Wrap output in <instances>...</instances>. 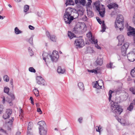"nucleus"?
<instances>
[{"instance_id":"obj_1","label":"nucleus","mask_w":135,"mask_h":135,"mask_svg":"<svg viewBox=\"0 0 135 135\" xmlns=\"http://www.w3.org/2000/svg\"><path fill=\"white\" fill-rule=\"evenodd\" d=\"M42 56L43 59L46 62V64H47V62L49 61V58H51L53 62H56L59 57L58 52L56 51H54L52 53V55H51L49 54L46 52H44Z\"/></svg>"},{"instance_id":"obj_2","label":"nucleus","mask_w":135,"mask_h":135,"mask_svg":"<svg viewBox=\"0 0 135 135\" xmlns=\"http://www.w3.org/2000/svg\"><path fill=\"white\" fill-rule=\"evenodd\" d=\"M74 13L72 8H68L66 9L64 16V20L66 24H70L71 21L74 20V16L73 15Z\"/></svg>"},{"instance_id":"obj_3","label":"nucleus","mask_w":135,"mask_h":135,"mask_svg":"<svg viewBox=\"0 0 135 135\" xmlns=\"http://www.w3.org/2000/svg\"><path fill=\"white\" fill-rule=\"evenodd\" d=\"M118 102H112L111 103V108L112 112L115 114H120L123 111L122 108L117 104Z\"/></svg>"},{"instance_id":"obj_4","label":"nucleus","mask_w":135,"mask_h":135,"mask_svg":"<svg viewBox=\"0 0 135 135\" xmlns=\"http://www.w3.org/2000/svg\"><path fill=\"white\" fill-rule=\"evenodd\" d=\"M39 133L40 135H46L47 130L46 124L44 121H41L38 123Z\"/></svg>"},{"instance_id":"obj_5","label":"nucleus","mask_w":135,"mask_h":135,"mask_svg":"<svg viewBox=\"0 0 135 135\" xmlns=\"http://www.w3.org/2000/svg\"><path fill=\"white\" fill-rule=\"evenodd\" d=\"M86 25L84 24H82L80 23H77L73 29V31L76 33H78L83 32V30L85 28H86Z\"/></svg>"},{"instance_id":"obj_6","label":"nucleus","mask_w":135,"mask_h":135,"mask_svg":"<svg viewBox=\"0 0 135 135\" xmlns=\"http://www.w3.org/2000/svg\"><path fill=\"white\" fill-rule=\"evenodd\" d=\"M116 20L117 21L116 22H115V28H119L120 31H121L123 29V28H120L119 25H120V26L123 25V16L120 15H118L116 18Z\"/></svg>"},{"instance_id":"obj_7","label":"nucleus","mask_w":135,"mask_h":135,"mask_svg":"<svg viewBox=\"0 0 135 135\" xmlns=\"http://www.w3.org/2000/svg\"><path fill=\"white\" fill-rule=\"evenodd\" d=\"M127 57L128 60L130 61H133L135 60V49L128 54Z\"/></svg>"},{"instance_id":"obj_8","label":"nucleus","mask_w":135,"mask_h":135,"mask_svg":"<svg viewBox=\"0 0 135 135\" xmlns=\"http://www.w3.org/2000/svg\"><path fill=\"white\" fill-rule=\"evenodd\" d=\"M127 35L129 36H133V39L135 43V29L131 27H129L128 30Z\"/></svg>"},{"instance_id":"obj_9","label":"nucleus","mask_w":135,"mask_h":135,"mask_svg":"<svg viewBox=\"0 0 135 135\" xmlns=\"http://www.w3.org/2000/svg\"><path fill=\"white\" fill-rule=\"evenodd\" d=\"M75 45L78 47H80L84 46L83 40L81 38H78L75 41Z\"/></svg>"},{"instance_id":"obj_10","label":"nucleus","mask_w":135,"mask_h":135,"mask_svg":"<svg viewBox=\"0 0 135 135\" xmlns=\"http://www.w3.org/2000/svg\"><path fill=\"white\" fill-rule=\"evenodd\" d=\"M103 85V82L102 80H99L96 81L93 87L97 89H101L102 85Z\"/></svg>"},{"instance_id":"obj_11","label":"nucleus","mask_w":135,"mask_h":135,"mask_svg":"<svg viewBox=\"0 0 135 135\" xmlns=\"http://www.w3.org/2000/svg\"><path fill=\"white\" fill-rule=\"evenodd\" d=\"M12 112V110L11 109H7L6 112L3 116V118L6 119L9 118Z\"/></svg>"},{"instance_id":"obj_12","label":"nucleus","mask_w":135,"mask_h":135,"mask_svg":"<svg viewBox=\"0 0 135 135\" xmlns=\"http://www.w3.org/2000/svg\"><path fill=\"white\" fill-rule=\"evenodd\" d=\"M36 83L40 85H45V80L41 76H37L36 77Z\"/></svg>"},{"instance_id":"obj_13","label":"nucleus","mask_w":135,"mask_h":135,"mask_svg":"<svg viewBox=\"0 0 135 135\" xmlns=\"http://www.w3.org/2000/svg\"><path fill=\"white\" fill-rule=\"evenodd\" d=\"M117 38L119 41L118 46H119L121 45L124 40L123 36V35H120L117 36Z\"/></svg>"},{"instance_id":"obj_14","label":"nucleus","mask_w":135,"mask_h":135,"mask_svg":"<svg viewBox=\"0 0 135 135\" xmlns=\"http://www.w3.org/2000/svg\"><path fill=\"white\" fill-rule=\"evenodd\" d=\"M46 34L47 37L50 38L52 41L54 42L56 41V39L55 36L54 35H50L49 32H46Z\"/></svg>"},{"instance_id":"obj_15","label":"nucleus","mask_w":135,"mask_h":135,"mask_svg":"<svg viewBox=\"0 0 135 135\" xmlns=\"http://www.w3.org/2000/svg\"><path fill=\"white\" fill-rule=\"evenodd\" d=\"M98 11L99 12V14L102 17H103L105 12L104 7L102 6V7L100 8V9H99V11Z\"/></svg>"},{"instance_id":"obj_16","label":"nucleus","mask_w":135,"mask_h":135,"mask_svg":"<svg viewBox=\"0 0 135 135\" xmlns=\"http://www.w3.org/2000/svg\"><path fill=\"white\" fill-rule=\"evenodd\" d=\"M128 46L129 45L128 43H124L121 47V51L125 53L126 52V51L128 47Z\"/></svg>"},{"instance_id":"obj_17","label":"nucleus","mask_w":135,"mask_h":135,"mask_svg":"<svg viewBox=\"0 0 135 135\" xmlns=\"http://www.w3.org/2000/svg\"><path fill=\"white\" fill-rule=\"evenodd\" d=\"M57 71L59 73L63 74L65 71V70L64 69H62L61 67H59L57 68Z\"/></svg>"},{"instance_id":"obj_18","label":"nucleus","mask_w":135,"mask_h":135,"mask_svg":"<svg viewBox=\"0 0 135 135\" xmlns=\"http://www.w3.org/2000/svg\"><path fill=\"white\" fill-rule=\"evenodd\" d=\"M96 62L98 65H101L103 63V59L102 58H98L96 61Z\"/></svg>"},{"instance_id":"obj_19","label":"nucleus","mask_w":135,"mask_h":135,"mask_svg":"<svg viewBox=\"0 0 135 135\" xmlns=\"http://www.w3.org/2000/svg\"><path fill=\"white\" fill-rule=\"evenodd\" d=\"M14 32L16 35L22 33V31L20 30L17 27H16L15 28Z\"/></svg>"},{"instance_id":"obj_20","label":"nucleus","mask_w":135,"mask_h":135,"mask_svg":"<svg viewBox=\"0 0 135 135\" xmlns=\"http://www.w3.org/2000/svg\"><path fill=\"white\" fill-rule=\"evenodd\" d=\"M78 86L80 89L83 90L84 89V84L80 82L78 84Z\"/></svg>"},{"instance_id":"obj_21","label":"nucleus","mask_w":135,"mask_h":135,"mask_svg":"<svg viewBox=\"0 0 135 135\" xmlns=\"http://www.w3.org/2000/svg\"><path fill=\"white\" fill-rule=\"evenodd\" d=\"M68 35L70 39L72 38L75 36L74 33L69 31H68Z\"/></svg>"},{"instance_id":"obj_22","label":"nucleus","mask_w":135,"mask_h":135,"mask_svg":"<svg viewBox=\"0 0 135 135\" xmlns=\"http://www.w3.org/2000/svg\"><path fill=\"white\" fill-rule=\"evenodd\" d=\"M94 5L97 11H99L101 8L99 7V2H96L94 3Z\"/></svg>"},{"instance_id":"obj_23","label":"nucleus","mask_w":135,"mask_h":135,"mask_svg":"<svg viewBox=\"0 0 135 135\" xmlns=\"http://www.w3.org/2000/svg\"><path fill=\"white\" fill-rule=\"evenodd\" d=\"M32 128V124L30 122H29L28 124V131L27 132V135H30V132L28 131L29 130H30L31 129V128Z\"/></svg>"},{"instance_id":"obj_24","label":"nucleus","mask_w":135,"mask_h":135,"mask_svg":"<svg viewBox=\"0 0 135 135\" xmlns=\"http://www.w3.org/2000/svg\"><path fill=\"white\" fill-rule=\"evenodd\" d=\"M95 129L96 130V131L97 132H99V134H100L101 132V131L102 127L100 126H97L95 127Z\"/></svg>"},{"instance_id":"obj_25","label":"nucleus","mask_w":135,"mask_h":135,"mask_svg":"<svg viewBox=\"0 0 135 135\" xmlns=\"http://www.w3.org/2000/svg\"><path fill=\"white\" fill-rule=\"evenodd\" d=\"M87 14L88 16L90 17H92L94 15L92 11L89 10H87Z\"/></svg>"},{"instance_id":"obj_26","label":"nucleus","mask_w":135,"mask_h":135,"mask_svg":"<svg viewBox=\"0 0 135 135\" xmlns=\"http://www.w3.org/2000/svg\"><path fill=\"white\" fill-rule=\"evenodd\" d=\"M33 92L36 96L37 97L39 95L38 91L36 88H34V89L33 90Z\"/></svg>"},{"instance_id":"obj_27","label":"nucleus","mask_w":135,"mask_h":135,"mask_svg":"<svg viewBox=\"0 0 135 135\" xmlns=\"http://www.w3.org/2000/svg\"><path fill=\"white\" fill-rule=\"evenodd\" d=\"M133 103H131L129 106L127 108V110L129 111H132L133 108Z\"/></svg>"},{"instance_id":"obj_28","label":"nucleus","mask_w":135,"mask_h":135,"mask_svg":"<svg viewBox=\"0 0 135 135\" xmlns=\"http://www.w3.org/2000/svg\"><path fill=\"white\" fill-rule=\"evenodd\" d=\"M102 30L101 31L102 32L105 31L106 28L105 27V25L104 24V21H103V22L102 23Z\"/></svg>"},{"instance_id":"obj_29","label":"nucleus","mask_w":135,"mask_h":135,"mask_svg":"<svg viewBox=\"0 0 135 135\" xmlns=\"http://www.w3.org/2000/svg\"><path fill=\"white\" fill-rule=\"evenodd\" d=\"M90 41H91L93 43H94L95 44L97 43L98 42L97 40L96 39L92 37L90 38Z\"/></svg>"},{"instance_id":"obj_30","label":"nucleus","mask_w":135,"mask_h":135,"mask_svg":"<svg viewBox=\"0 0 135 135\" xmlns=\"http://www.w3.org/2000/svg\"><path fill=\"white\" fill-rule=\"evenodd\" d=\"M73 3V1L72 0H66V6L68 5H72Z\"/></svg>"},{"instance_id":"obj_31","label":"nucleus","mask_w":135,"mask_h":135,"mask_svg":"<svg viewBox=\"0 0 135 135\" xmlns=\"http://www.w3.org/2000/svg\"><path fill=\"white\" fill-rule=\"evenodd\" d=\"M28 50L30 55L31 56H32L33 55V52L32 51L31 48L30 47H29L28 48Z\"/></svg>"},{"instance_id":"obj_32","label":"nucleus","mask_w":135,"mask_h":135,"mask_svg":"<svg viewBox=\"0 0 135 135\" xmlns=\"http://www.w3.org/2000/svg\"><path fill=\"white\" fill-rule=\"evenodd\" d=\"M131 74L133 77H135V68L132 70L131 72Z\"/></svg>"},{"instance_id":"obj_33","label":"nucleus","mask_w":135,"mask_h":135,"mask_svg":"<svg viewBox=\"0 0 135 135\" xmlns=\"http://www.w3.org/2000/svg\"><path fill=\"white\" fill-rule=\"evenodd\" d=\"M107 68L112 69L114 68V66H113V63H112L110 62V64L107 65Z\"/></svg>"},{"instance_id":"obj_34","label":"nucleus","mask_w":135,"mask_h":135,"mask_svg":"<svg viewBox=\"0 0 135 135\" xmlns=\"http://www.w3.org/2000/svg\"><path fill=\"white\" fill-rule=\"evenodd\" d=\"M3 79L6 82H7L9 81V78L7 75H5L4 76Z\"/></svg>"},{"instance_id":"obj_35","label":"nucleus","mask_w":135,"mask_h":135,"mask_svg":"<svg viewBox=\"0 0 135 135\" xmlns=\"http://www.w3.org/2000/svg\"><path fill=\"white\" fill-rule=\"evenodd\" d=\"M29 71L31 72L35 73L36 72L35 69L33 67H31L29 68Z\"/></svg>"},{"instance_id":"obj_36","label":"nucleus","mask_w":135,"mask_h":135,"mask_svg":"<svg viewBox=\"0 0 135 135\" xmlns=\"http://www.w3.org/2000/svg\"><path fill=\"white\" fill-rule=\"evenodd\" d=\"M29 6L28 5H25V6L24 8V11L25 12H26L29 9Z\"/></svg>"},{"instance_id":"obj_37","label":"nucleus","mask_w":135,"mask_h":135,"mask_svg":"<svg viewBox=\"0 0 135 135\" xmlns=\"http://www.w3.org/2000/svg\"><path fill=\"white\" fill-rule=\"evenodd\" d=\"M88 72L90 73H94L95 74H97L98 73L97 71L95 69H93L92 70H88Z\"/></svg>"},{"instance_id":"obj_38","label":"nucleus","mask_w":135,"mask_h":135,"mask_svg":"<svg viewBox=\"0 0 135 135\" xmlns=\"http://www.w3.org/2000/svg\"><path fill=\"white\" fill-rule=\"evenodd\" d=\"M77 1H78L80 3L82 4L83 5L85 4L86 3V0H77Z\"/></svg>"},{"instance_id":"obj_39","label":"nucleus","mask_w":135,"mask_h":135,"mask_svg":"<svg viewBox=\"0 0 135 135\" xmlns=\"http://www.w3.org/2000/svg\"><path fill=\"white\" fill-rule=\"evenodd\" d=\"M129 90L133 94H135V88L133 87L129 89Z\"/></svg>"},{"instance_id":"obj_40","label":"nucleus","mask_w":135,"mask_h":135,"mask_svg":"<svg viewBox=\"0 0 135 135\" xmlns=\"http://www.w3.org/2000/svg\"><path fill=\"white\" fill-rule=\"evenodd\" d=\"M33 36L34 35H32L29 39V42L31 44H33Z\"/></svg>"},{"instance_id":"obj_41","label":"nucleus","mask_w":135,"mask_h":135,"mask_svg":"<svg viewBox=\"0 0 135 135\" xmlns=\"http://www.w3.org/2000/svg\"><path fill=\"white\" fill-rule=\"evenodd\" d=\"M37 16L40 17H42L44 15L41 12H38L37 13Z\"/></svg>"},{"instance_id":"obj_42","label":"nucleus","mask_w":135,"mask_h":135,"mask_svg":"<svg viewBox=\"0 0 135 135\" xmlns=\"http://www.w3.org/2000/svg\"><path fill=\"white\" fill-rule=\"evenodd\" d=\"M88 2L87 3L86 6L88 7H89L92 2L91 0H87Z\"/></svg>"},{"instance_id":"obj_43","label":"nucleus","mask_w":135,"mask_h":135,"mask_svg":"<svg viewBox=\"0 0 135 135\" xmlns=\"http://www.w3.org/2000/svg\"><path fill=\"white\" fill-rule=\"evenodd\" d=\"M113 92L112 91L110 90L109 92V100H110L111 98L112 97V93Z\"/></svg>"},{"instance_id":"obj_44","label":"nucleus","mask_w":135,"mask_h":135,"mask_svg":"<svg viewBox=\"0 0 135 135\" xmlns=\"http://www.w3.org/2000/svg\"><path fill=\"white\" fill-rule=\"evenodd\" d=\"M13 120V118H11V119H10L9 120L8 122V123H9L10 125H11L12 124Z\"/></svg>"},{"instance_id":"obj_45","label":"nucleus","mask_w":135,"mask_h":135,"mask_svg":"<svg viewBox=\"0 0 135 135\" xmlns=\"http://www.w3.org/2000/svg\"><path fill=\"white\" fill-rule=\"evenodd\" d=\"M9 88L5 87L4 88V92L6 93H8L9 91Z\"/></svg>"},{"instance_id":"obj_46","label":"nucleus","mask_w":135,"mask_h":135,"mask_svg":"<svg viewBox=\"0 0 135 135\" xmlns=\"http://www.w3.org/2000/svg\"><path fill=\"white\" fill-rule=\"evenodd\" d=\"M108 6L109 9H111L114 8V6L113 4H110Z\"/></svg>"},{"instance_id":"obj_47","label":"nucleus","mask_w":135,"mask_h":135,"mask_svg":"<svg viewBox=\"0 0 135 135\" xmlns=\"http://www.w3.org/2000/svg\"><path fill=\"white\" fill-rule=\"evenodd\" d=\"M87 36L89 38H92V35L91 33L90 32H89L88 34H86Z\"/></svg>"},{"instance_id":"obj_48","label":"nucleus","mask_w":135,"mask_h":135,"mask_svg":"<svg viewBox=\"0 0 135 135\" xmlns=\"http://www.w3.org/2000/svg\"><path fill=\"white\" fill-rule=\"evenodd\" d=\"M30 100H31V103L33 105H34V102H33V98L32 97H31L30 98Z\"/></svg>"},{"instance_id":"obj_49","label":"nucleus","mask_w":135,"mask_h":135,"mask_svg":"<svg viewBox=\"0 0 135 135\" xmlns=\"http://www.w3.org/2000/svg\"><path fill=\"white\" fill-rule=\"evenodd\" d=\"M23 110L21 109H20V116H21L22 117H23Z\"/></svg>"},{"instance_id":"obj_50","label":"nucleus","mask_w":135,"mask_h":135,"mask_svg":"<svg viewBox=\"0 0 135 135\" xmlns=\"http://www.w3.org/2000/svg\"><path fill=\"white\" fill-rule=\"evenodd\" d=\"M82 120L83 118L81 117L78 119V120L79 123H82Z\"/></svg>"},{"instance_id":"obj_51","label":"nucleus","mask_w":135,"mask_h":135,"mask_svg":"<svg viewBox=\"0 0 135 135\" xmlns=\"http://www.w3.org/2000/svg\"><path fill=\"white\" fill-rule=\"evenodd\" d=\"M37 111L40 114H41L42 113V112L40 108H38L37 110Z\"/></svg>"},{"instance_id":"obj_52","label":"nucleus","mask_w":135,"mask_h":135,"mask_svg":"<svg viewBox=\"0 0 135 135\" xmlns=\"http://www.w3.org/2000/svg\"><path fill=\"white\" fill-rule=\"evenodd\" d=\"M29 28L31 30H33L35 29V27L31 25H29Z\"/></svg>"},{"instance_id":"obj_53","label":"nucleus","mask_w":135,"mask_h":135,"mask_svg":"<svg viewBox=\"0 0 135 135\" xmlns=\"http://www.w3.org/2000/svg\"><path fill=\"white\" fill-rule=\"evenodd\" d=\"M3 99L2 100V103L3 104H4L5 103V100L4 97L3 96H2L1 97Z\"/></svg>"},{"instance_id":"obj_54","label":"nucleus","mask_w":135,"mask_h":135,"mask_svg":"<svg viewBox=\"0 0 135 135\" xmlns=\"http://www.w3.org/2000/svg\"><path fill=\"white\" fill-rule=\"evenodd\" d=\"M95 47L98 49H100L101 47L98 45L97 43L95 44Z\"/></svg>"},{"instance_id":"obj_55","label":"nucleus","mask_w":135,"mask_h":135,"mask_svg":"<svg viewBox=\"0 0 135 135\" xmlns=\"http://www.w3.org/2000/svg\"><path fill=\"white\" fill-rule=\"evenodd\" d=\"M114 6V9H117L118 7V5L116 4L113 3Z\"/></svg>"},{"instance_id":"obj_56","label":"nucleus","mask_w":135,"mask_h":135,"mask_svg":"<svg viewBox=\"0 0 135 135\" xmlns=\"http://www.w3.org/2000/svg\"><path fill=\"white\" fill-rule=\"evenodd\" d=\"M3 107L2 106L0 105V114L1 113L3 109Z\"/></svg>"},{"instance_id":"obj_57","label":"nucleus","mask_w":135,"mask_h":135,"mask_svg":"<svg viewBox=\"0 0 135 135\" xmlns=\"http://www.w3.org/2000/svg\"><path fill=\"white\" fill-rule=\"evenodd\" d=\"M133 21L135 25V13L133 15Z\"/></svg>"},{"instance_id":"obj_58","label":"nucleus","mask_w":135,"mask_h":135,"mask_svg":"<svg viewBox=\"0 0 135 135\" xmlns=\"http://www.w3.org/2000/svg\"><path fill=\"white\" fill-rule=\"evenodd\" d=\"M82 20L84 21H86L87 20V17L85 16H84L82 18Z\"/></svg>"},{"instance_id":"obj_59","label":"nucleus","mask_w":135,"mask_h":135,"mask_svg":"<svg viewBox=\"0 0 135 135\" xmlns=\"http://www.w3.org/2000/svg\"><path fill=\"white\" fill-rule=\"evenodd\" d=\"M97 20L98 21V22H99V23L100 24H101L102 23V22L100 20V19H97Z\"/></svg>"},{"instance_id":"obj_60","label":"nucleus","mask_w":135,"mask_h":135,"mask_svg":"<svg viewBox=\"0 0 135 135\" xmlns=\"http://www.w3.org/2000/svg\"><path fill=\"white\" fill-rule=\"evenodd\" d=\"M125 96L126 97L124 99L125 100H126L128 97V95L127 93H126L125 94Z\"/></svg>"},{"instance_id":"obj_61","label":"nucleus","mask_w":135,"mask_h":135,"mask_svg":"<svg viewBox=\"0 0 135 135\" xmlns=\"http://www.w3.org/2000/svg\"><path fill=\"white\" fill-rule=\"evenodd\" d=\"M10 83L12 85H13V80L12 79H11L10 80Z\"/></svg>"},{"instance_id":"obj_62","label":"nucleus","mask_w":135,"mask_h":135,"mask_svg":"<svg viewBox=\"0 0 135 135\" xmlns=\"http://www.w3.org/2000/svg\"><path fill=\"white\" fill-rule=\"evenodd\" d=\"M0 131H1L2 132H4V133H6V131H4L3 129H0Z\"/></svg>"},{"instance_id":"obj_63","label":"nucleus","mask_w":135,"mask_h":135,"mask_svg":"<svg viewBox=\"0 0 135 135\" xmlns=\"http://www.w3.org/2000/svg\"><path fill=\"white\" fill-rule=\"evenodd\" d=\"M6 101L8 102V103H9V105L10 106H11L12 105V103L11 102H9V101H7V100H6Z\"/></svg>"},{"instance_id":"obj_64","label":"nucleus","mask_w":135,"mask_h":135,"mask_svg":"<svg viewBox=\"0 0 135 135\" xmlns=\"http://www.w3.org/2000/svg\"><path fill=\"white\" fill-rule=\"evenodd\" d=\"M21 133L20 132H17L16 135H20Z\"/></svg>"}]
</instances>
